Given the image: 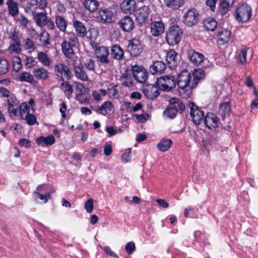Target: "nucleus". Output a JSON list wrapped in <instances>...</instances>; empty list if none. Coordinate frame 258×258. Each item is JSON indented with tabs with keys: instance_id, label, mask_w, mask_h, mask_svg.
<instances>
[{
	"instance_id": "09e8293b",
	"label": "nucleus",
	"mask_w": 258,
	"mask_h": 258,
	"mask_svg": "<svg viewBox=\"0 0 258 258\" xmlns=\"http://www.w3.org/2000/svg\"><path fill=\"white\" fill-rule=\"evenodd\" d=\"M19 113L21 117L30 113V106L26 103H23L19 107Z\"/></svg>"
},
{
	"instance_id": "e433bc0d",
	"label": "nucleus",
	"mask_w": 258,
	"mask_h": 258,
	"mask_svg": "<svg viewBox=\"0 0 258 258\" xmlns=\"http://www.w3.org/2000/svg\"><path fill=\"white\" fill-rule=\"evenodd\" d=\"M84 5L86 9L93 12L98 9L99 3L96 0H85Z\"/></svg>"
},
{
	"instance_id": "a211bd4d",
	"label": "nucleus",
	"mask_w": 258,
	"mask_h": 258,
	"mask_svg": "<svg viewBox=\"0 0 258 258\" xmlns=\"http://www.w3.org/2000/svg\"><path fill=\"white\" fill-rule=\"evenodd\" d=\"M112 12L108 10H100L98 19L103 23H110L112 22Z\"/></svg>"
},
{
	"instance_id": "37998d69",
	"label": "nucleus",
	"mask_w": 258,
	"mask_h": 258,
	"mask_svg": "<svg viewBox=\"0 0 258 258\" xmlns=\"http://www.w3.org/2000/svg\"><path fill=\"white\" fill-rule=\"evenodd\" d=\"M9 62L6 59L0 58V75L6 74L9 71Z\"/></svg>"
},
{
	"instance_id": "49530a36",
	"label": "nucleus",
	"mask_w": 258,
	"mask_h": 258,
	"mask_svg": "<svg viewBox=\"0 0 258 258\" xmlns=\"http://www.w3.org/2000/svg\"><path fill=\"white\" fill-rule=\"evenodd\" d=\"M232 6L229 4L228 3H225L220 0V13L222 15L226 14L228 12L229 8Z\"/></svg>"
},
{
	"instance_id": "680f3d73",
	"label": "nucleus",
	"mask_w": 258,
	"mask_h": 258,
	"mask_svg": "<svg viewBox=\"0 0 258 258\" xmlns=\"http://www.w3.org/2000/svg\"><path fill=\"white\" fill-rule=\"evenodd\" d=\"M134 116L136 117V119L140 122H145L148 120L149 115L147 114H134Z\"/></svg>"
},
{
	"instance_id": "f8f14e48",
	"label": "nucleus",
	"mask_w": 258,
	"mask_h": 258,
	"mask_svg": "<svg viewBox=\"0 0 258 258\" xmlns=\"http://www.w3.org/2000/svg\"><path fill=\"white\" fill-rule=\"evenodd\" d=\"M204 121L206 126L211 129L218 126L219 119L215 114L209 112L205 116Z\"/></svg>"
},
{
	"instance_id": "c03bdc74",
	"label": "nucleus",
	"mask_w": 258,
	"mask_h": 258,
	"mask_svg": "<svg viewBox=\"0 0 258 258\" xmlns=\"http://www.w3.org/2000/svg\"><path fill=\"white\" fill-rule=\"evenodd\" d=\"M177 112V110H175L173 107H171V106L169 105L164 111V114L166 117L172 119L175 117Z\"/></svg>"
},
{
	"instance_id": "4d7b16f0",
	"label": "nucleus",
	"mask_w": 258,
	"mask_h": 258,
	"mask_svg": "<svg viewBox=\"0 0 258 258\" xmlns=\"http://www.w3.org/2000/svg\"><path fill=\"white\" fill-rule=\"evenodd\" d=\"M26 65L28 68H32L37 64V61L33 57L27 56L26 58Z\"/></svg>"
},
{
	"instance_id": "e2e57ef3",
	"label": "nucleus",
	"mask_w": 258,
	"mask_h": 258,
	"mask_svg": "<svg viewBox=\"0 0 258 258\" xmlns=\"http://www.w3.org/2000/svg\"><path fill=\"white\" fill-rule=\"evenodd\" d=\"M124 199L131 204H139L141 202V199L137 196L133 197L132 200H128V197H125Z\"/></svg>"
},
{
	"instance_id": "c756f323",
	"label": "nucleus",
	"mask_w": 258,
	"mask_h": 258,
	"mask_svg": "<svg viewBox=\"0 0 258 258\" xmlns=\"http://www.w3.org/2000/svg\"><path fill=\"white\" fill-rule=\"evenodd\" d=\"M111 51V55L114 59L120 60L124 56L123 49L118 45L112 46Z\"/></svg>"
},
{
	"instance_id": "9b49d317",
	"label": "nucleus",
	"mask_w": 258,
	"mask_h": 258,
	"mask_svg": "<svg viewBox=\"0 0 258 258\" xmlns=\"http://www.w3.org/2000/svg\"><path fill=\"white\" fill-rule=\"evenodd\" d=\"M119 27L124 32H130L134 28V22L129 16H125L119 22Z\"/></svg>"
},
{
	"instance_id": "603ef678",
	"label": "nucleus",
	"mask_w": 258,
	"mask_h": 258,
	"mask_svg": "<svg viewBox=\"0 0 258 258\" xmlns=\"http://www.w3.org/2000/svg\"><path fill=\"white\" fill-rule=\"evenodd\" d=\"M9 50L17 53H19L21 50V42H14L9 47Z\"/></svg>"
},
{
	"instance_id": "bb28decb",
	"label": "nucleus",
	"mask_w": 258,
	"mask_h": 258,
	"mask_svg": "<svg viewBox=\"0 0 258 258\" xmlns=\"http://www.w3.org/2000/svg\"><path fill=\"white\" fill-rule=\"evenodd\" d=\"M55 141V137L52 135L46 137H40L37 140V144L42 146L52 145Z\"/></svg>"
},
{
	"instance_id": "4c0bfd02",
	"label": "nucleus",
	"mask_w": 258,
	"mask_h": 258,
	"mask_svg": "<svg viewBox=\"0 0 258 258\" xmlns=\"http://www.w3.org/2000/svg\"><path fill=\"white\" fill-rule=\"evenodd\" d=\"M100 114L106 115L112 111L113 108L112 103L109 101H106L100 106Z\"/></svg>"
},
{
	"instance_id": "f3484780",
	"label": "nucleus",
	"mask_w": 258,
	"mask_h": 258,
	"mask_svg": "<svg viewBox=\"0 0 258 258\" xmlns=\"http://www.w3.org/2000/svg\"><path fill=\"white\" fill-rule=\"evenodd\" d=\"M150 28L152 35L155 36L160 35L165 30L164 25L162 21L152 22L151 24Z\"/></svg>"
},
{
	"instance_id": "4468645a",
	"label": "nucleus",
	"mask_w": 258,
	"mask_h": 258,
	"mask_svg": "<svg viewBox=\"0 0 258 258\" xmlns=\"http://www.w3.org/2000/svg\"><path fill=\"white\" fill-rule=\"evenodd\" d=\"M231 32L228 29H222L217 32L218 43L220 45L228 43L231 37Z\"/></svg>"
},
{
	"instance_id": "dca6fc26",
	"label": "nucleus",
	"mask_w": 258,
	"mask_h": 258,
	"mask_svg": "<svg viewBox=\"0 0 258 258\" xmlns=\"http://www.w3.org/2000/svg\"><path fill=\"white\" fill-rule=\"evenodd\" d=\"M166 68V64L162 61H155L150 67V72L153 75L162 74Z\"/></svg>"
},
{
	"instance_id": "13d9d810",
	"label": "nucleus",
	"mask_w": 258,
	"mask_h": 258,
	"mask_svg": "<svg viewBox=\"0 0 258 258\" xmlns=\"http://www.w3.org/2000/svg\"><path fill=\"white\" fill-rule=\"evenodd\" d=\"M10 38L12 39L14 42H21L19 34L16 30H14L13 32H11Z\"/></svg>"
},
{
	"instance_id": "1a4fd4ad",
	"label": "nucleus",
	"mask_w": 258,
	"mask_h": 258,
	"mask_svg": "<svg viewBox=\"0 0 258 258\" xmlns=\"http://www.w3.org/2000/svg\"><path fill=\"white\" fill-rule=\"evenodd\" d=\"M96 55L100 62L103 64H108L110 60L108 59L109 52L108 48L105 46H100L96 48Z\"/></svg>"
},
{
	"instance_id": "f704fd0d",
	"label": "nucleus",
	"mask_w": 258,
	"mask_h": 258,
	"mask_svg": "<svg viewBox=\"0 0 258 258\" xmlns=\"http://www.w3.org/2000/svg\"><path fill=\"white\" fill-rule=\"evenodd\" d=\"M204 27L208 31H213L217 25V22L213 18H208L204 22Z\"/></svg>"
},
{
	"instance_id": "58836bf2",
	"label": "nucleus",
	"mask_w": 258,
	"mask_h": 258,
	"mask_svg": "<svg viewBox=\"0 0 258 258\" xmlns=\"http://www.w3.org/2000/svg\"><path fill=\"white\" fill-rule=\"evenodd\" d=\"M55 23L59 28L62 31H65L67 26V23L64 18L62 16H56L55 18Z\"/></svg>"
},
{
	"instance_id": "f03ea898",
	"label": "nucleus",
	"mask_w": 258,
	"mask_h": 258,
	"mask_svg": "<svg viewBox=\"0 0 258 258\" xmlns=\"http://www.w3.org/2000/svg\"><path fill=\"white\" fill-rule=\"evenodd\" d=\"M234 15L238 22H246L252 16L251 8L247 4H243L236 9Z\"/></svg>"
},
{
	"instance_id": "a19ab883",
	"label": "nucleus",
	"mask_w": 258,
	"mask_h": 258,
	"mask_svg": "<svg viewBox=\"0 0 258 258\" xmlns=\"http://www.w3.org/2000/svg\"><path fill=\"white\" fill-rule=\"evenodd\" d=\"M148 77V72L145 69L142 71L139 72L135 75L134 78L139 83H144L146 82Z\"/></svg>"
},
{
	"instance_id": "7ed1b4c3",
	"label": "nucleus",
	"mask_w": 258,
	"mask_h": 258,
	"mask_svg": "<svg viewBox=\"0 0 258 258\" xmlns=\"http://www.w3.org/2000/svg\"><path fill=\"white\" fill-rule=\"evenodd\" d=\"M182 35L181 29L178 26H173L167 32L166 40L169 45L177 44L180 41Z\"/></svg>"
},
{
	"instance_id": "6e6552de",
	"label": "nucleus",
	"mask_w": 258,
	"mask_h": 258,
	"mask_svg": "<svg viewBox=\"0 0 258 258\" xmlns=\"http://www.w3.org/2000/svg\"><path fill=\"white\" fill-rule=\"evenodd\" d=\"M150 9L148 6H144L139 9L136 14V20L140 24H142L148 20Z\"/></svg>"
},
{
	"instance_id": "774afa93",
	"label": "nucleus",
	"mask_w": 258,
	"mask_h": 258,
	"mask_svg": "<svg viewBox=\"0 0 258 258\" xmlns=\"http://www.w3.org/2000/svg\"><path fill=\"white\" fill-rule=\"evenodd\" d=\"M34 47V43L33 41L29 38L26 40L24 47L26 49H30L33 48Z\"/></svg>"
},
{
	"instance_id": "5fc2aeb1",
	"label": "nucleus",
	"mask_w": 258,
	"mask_h": 258,
	"mask_svg": "<svg viewBox=\"0 0 258 258\" xmlns=\"http://www.w3.org/2000/svg\"><path fill=\"white\" fill-rule=\"evenodd\" d=\"M19 101L15 97H12L8 100V107H19Z\"/></svg>"
},
{
	"instance_id": "f257e3e1",
	"label": "nucleus",
	"mask_w": 258,
	"mask_h": 258,
	"mask_svg": "<svg viewBox=\"0 0 258 258\" xmlns=\"http://www.w3.org/2000/svg\"><path fill=\"white\" fill-rule=\"evenodd\" d=\"M192 77L187 70L181 71L176 80L178 87V93L183 98L187 99L191 94L192 90L195 88L193 82H191Z\"/></svg>"
},
{
	"instance_id": "4be33fe9",
	"label": "nucleus",
	"mask_w": 258,
	"mask_h": 258,
	"mask_svg": "<svg viewBox=\"0 0 258 258\" xmlns=\"http://www.w3.org/2000/svg\"><path fill=\"white\" fill-rule=\"evenodd\" d=\"M46 0H30L26 8V11L29 12L32 7H36L41 9H44L47 6Z\"/></svg>"
},
{
	"instance_id": "423d86ee",
	"label": "nucleus",
	"mask_w": 258,
	"mask_h": 258,
	"mask_svg": "<svg viewBox=\"0 0 258 258\" xmlns=\"http://www.w3.org/2000/svg\"><path fill=\"white\" fill-rule=\"evenodd\" d=\"M198 16L196 9L189 10L183 16V22L187 26H192L197 22Z\"/></svg>"
},
{
	"instance_id": "72a5a7b5",
	"label": "nucleus",
	"mask_w": 258,
	"mask_h": 258,
	"mask_svg": "<svg viewBox=\"0 0 258 258\" xmlns=\"http://www.w3.org/2000/svg\"><path fill=\"white\" fill-rule=\"evenodd\" d=\"M184 3V0H164V3L167 7L174 10L179 9Z\"/></svg>"
},
{
	"instance_id": "a878e982",
	"label": "nucleus",
	"mask_w": 258,
	"mask_h": 258,
	"mask_svg": "<svg viewBox=\"0 0 258 258\" xmlns=\"http://www.w3.org/2000/svg\"><path fill=\"white\" fill-rule=\"evenodd\" d=\"M33 73L36 79L41 80H45L49 76L48 71L43 67L34 70Z\"/></svg>"
},
{
	"instance_id": "864d4df0",
	"label": "nucleus",
	"mask_w": 258,
	"mask_h": 258,
	"mask_svg": "<svg viewBox=\"0 0 258 258\" xmlns=\"http://www.w3.org/2000/svg\"><path fill=\"white\" fill-rule=\"evenodd\" d=\"M248 49L245 48L240 51L239 54V58L241 64H244L246 62L247 51Z\"/></svg>"
},
{
	"instance_id": "39448f33",
	"label": "nucleus",
	"mask_w": 258,
	"mask_h": 258,
	"mask_svg": "<svg viewBox=\"0 0 258 258\" xmlns=\"http://www.w3.org/2000/svg\"><path fill=\"white\" fill-rule=\"evenodd\" d=\"M188 106L190 108V114L193 121L195 124H199L204 118V111L201 110L199 107L192 102H189Z\"/></svg>"
},
{
	"instance_id": "6ab92c4d",
	"label": "nucleus",
	"mask_w": 258,
	"mask_h": 258,
	"mask_svg": "<svg viewBox=\"0 0 258 258\" xmlns=\"http://www.w3.org/2000/svg\"><path fill=\"white\" fill-rule=\"evenodd\" d=\"M121 10L126 14H131L136 9V4L134 0H124L121 4Z\"/></svg>"
},
{
	"instance_id": "8fccbe9b",
	"label": "nucleus",
	"mask_w": 258,
	"mask_h": 258,
	"mask_svg": "<svg viewBox=\"0 0 258 258\" xmlns=\"http://www.w3.org/2000/svg\"><path fill=\"white\" fill-rule=\"evenodd\" d=\"M14 70L18 72L22 68V61L20 58L18 56H15L13 58Z\"/></svg>"
},
{
	"instance_id": "052dcab7",
	"label": "nucleus",
	"mask_w": 258,
	"mask_h": 258,
	"mask_svg": "<svg viewBox=\"0 0 258 258\" xmlns=\"http://www.w3.org/2000/svg\"><path fill=\"white\" fill-rule=\"evenodd\" d=\"M145 68L142 66H138L137 64L132 66L131 70L133 76H135V75L137 74L139 72L142 71Z\"/></svg>"
},
{
	"instance_id": "20e7f679",
	"label": "nucleus",
	"mask_w": 258,
	"mask_h": 258,
	"mask_svg": "<svg viewBox=\"0 0 258 258\" xmlns=\"http://www.w3.org/2000/svg\"><path fill=\"white\" fill-rule=\"evenodd\" d=\"M157 83L164 90L170 91L175 87L176 81L173 76L165 75L158 78Z\"/></svg>"
},
{
	"instance_id": "393cba45",
	"label": "nucleus",
	"mask_w": 258,
	"mask_h": 258,
	"mask_svg": "<svg viewBox=\"0 0 258 258\" xmlns=\"http://www.w3.org/2000/svg\"><path fill=\"white\" fill-rule=\"evenodd\" d=\"M61 46L62 52L64 55L69 58H72L74 52L71 43L67 41H63Z\"/></svg>"
},
{
	"instance_id": "de8ad7c7",
	"label": "nucleus",
	"mask_w": 258,
	"mask_h": 258,
	"mask_svg": "<svg viewBox=\"0 0 258 258\" xmlns=\"http://www.w3.org/2000/svg\"><path fill=\"white\" fill-rule=\"evenodd\" d=\"M21 118L25 120L26 123L30 125L34 124L37 120L36 116L34 114H30V113L26 114V115L23 116Z\"/></svg>"
},
{
	"instance_id": "a18cd8bd",
	"label": "nucleus",
	"mask_w": 258,
	"mask_h": 258,
	"mask_svg": "<svg viewBox=\"0 0 258 258\" xmlns=\"http://www.w3.org/2000/svg\"><path fill=\"white\" fill-rule=\"evenodd\" d=\"M61 85L64 86V93L67 97L70 99L74 91L73 86L68 82H63Z\"/></svg>"
},
{
	"instance_id": "0e129e2a",
	"label": "nucleus",
	"mask_w": 258,
	"mask_h": 258,
	"mask_svg": "<svg viewBox=\"0 0 258 258\" xmlns=\"http://www.w3.org/2000/svg\"><path fill=\"white\" fill-rule=\"evenodd\" d=\"M104 250L105 251V252L110 255V256L115 257V258H118V256L115 254L113 251L111 250V248L108 246H106L103 248Z\"/></svg>"
},
{
	"instance_id": "ea45409f",
	"label": "nucleus",
	"mask_w": 258,
	"mask_h": 258,
	"mask_svg": "<svg viewBox=\"0 0 258 258\" xmlns=\"http://www.w3.org/2000/svg\"><path fill=\"white\" fill-rule=\"evenodd\" d=\"M204 72L203 70L197 69L195 70L193 73V77L194 78L193 84L195 85V87L199 83L200 80L204 77Z\"/></svg>"
},
{
	"instance_id": "ddd939ff",
	"label": "nucleus",
	"mask_w": 258,
	"mask_h": 258,
	"mask_svg": "<svg viewBox=\"0 0 258 258\" xmlns=\"http://www.w3.org/2000/svg\"><path fill=\"white\" fill-rule=\"evenodd\" d=\"M188 57L192 63L197 66L201 64L203 62L205 58L203 54L193 49L188 51Z\"/></svg>"
},
{
	"instance_id": "69168bd1",
	"label": "nucleus",
	"mask_w": 258,
	"mask_h": 258,
	"mask_svg": "<svg viewBox=\"0 0 258 258\" xmlns=\"http://www.w3.org/2000/svg\"><path fill=\"white\" fill-rule=\"evenodd\" d=\"M18 22L21 26L25 27L28 23V20L25 17L21 15L18 19Z\"/></svg>"
},
{
	"instance_id": "0eeeda50",
	"label": "nucleus",
	"mask_w": 258,
	"mask_h": 258,
	"mask_svg": "<svg viewBox=\"0 0 258 258\" xmlns=\"http://www.w3.org/2000/svg\"><path fill=\"white\" fill-rule=\"evenodd\" d=\"M127 50L132 56L136 57L141 54L143 48L139 40L134 39L130 41Z\"/></svg>"
},
{
	"instance_id": "7c9ffc66",
	"label": "nucleus",
	"mask_w": 258,
	"mask_h": 258,
	"mask_svg": "<svg viewBox=\"0 0 258 258\" xmlns=\"http://www.w3.org/2000/svg\"><path fill=\"white\" fill-rule=\"evenodd\" d=\"M120 80L122 85L126 87H130L133 85V80L131 74L125 71L120 77Z\"/></svg>"
},
{
	"instance_id": "6e6d98bb",
	"label": "nucleus",
	"mask_w": 258,
	"mask_h": 258,
	"mask_svg": "<svg viewBox=\"0 0 258 258\" xmlns=\"http://www.w3.org/2000/svg\"><path fill=\"white\" fill-rule=\"evenodd\" d=\"M253 93L255 96V98L251 103V108L252 109H254L258 107V91L255 87L254 88Z\"/></svg>"
},
{
	"instance_id": "5701e85b",
	"label": "nucleus",
	"mask_w": 258,
	"mask_h": 258,
	"mask_svg": "<svg viewBox=\"0 0 258 258\" xmlns=\"http://www.w3.org/2000/svg\"><path fill=\"white\" fill-rule=\"evenodd\" d=\"M73 23L76 35L79 37H84L87 33L86 28L84 25L83 23L76 20L73 21Z\"/></svg>"
},
{
	"instance_id": "3c124183",
	"label": "nucleus",
	"mask_w": 258,
	"mask_h": 258,
	"mask_svg": "<svg viewBox=\"0 0 258 258\" xmlns=\"http://www.w3.org/2000/svg\"><path fill=\"white\" fill-rule=\"evenodd\" d=\"M84 208L88 213H91L93 211L94 208L93 200L90 198L86 201L84 205Z\"/></svg>"
},
{
	"instance_id": "c9c22d12",
	"label": "nucleus",
	"mask_w": 258,
	"mask_h": 258,
	"mask_svg": "<svg viewBox=\"0 0 258 258\" xmlns=\"http://www.w3.org/2000/svg\"><path fill=\"white\" fill-rule=\"evenodd\" d=\"M18 78L22 82H27L31 84H34L36 82L33 76L29 72H23L20 73Z\"/></svg>"
},
{
	"instance_id": "9d476101",
	"label": "nucleus",
	"mask_w": 258,
	"mask_h": 258,
	"mask_svg": "<svg viewBox=\"0 0 258 258\" xmlns=\"http://www.w3.org/2000/svg\"><path fill=\"white\" fill-rule=\"evenodd\" d=\"M55 72L58 76L62 78L64 76L67 80H70L72 77V73L69 68L64 63H59L55 66ZM63 80V79L62 78Z\"/></svg>"
},
{
	"instance_id": "cd10ccee",
	"label": "nucleus",
	"mask_w": 258,
	"mask_h": 258,
	"mask_svg": "<svg viewBox=\"0 0 258 258\" xmlns=\"http://www.w3.org/2000/svg\"><path fill=\"white\" fill-rule=\"evenodd\" d=\"M230 111V102H226L220 104L218 112L222 117L225 118L226 116L229 115Z\"/></svg>"
},
{
	"instance_id": "2f4dec72",
	"label": "nucleus",
	"mask_w": 258,
	"mask_h": 258,
	"mask_svg": "<svg viewBox=\"0 0 258 258\" xmlns=\"http://www.w3.org/2000/svg\"><path fill=\"white\" fill-rule=\"evenodd\" d=\"M34 19L37 24L39 26H45L46 22L48 20L46 13L42 12L36 14L34 16Z\"/></svg>"
},
{
	"instance_id": "79ce46f5",
	"label": "nucleus",
	"mask_w": 258,
	"mask_h": 258,
	"mask_svg": "<svg viewBox=\"0 0 258 258\" xmlns=\"http://www.w3.org/2000/svg\"><path fill=\"white\" fill-rule=\"evenodd\" d=\"M38 59L45 66H49L50 64V59L47 55L43 52H40L38 54Z\"/></svg>"
},
{
	"instance_id": "b1692460",
	"label": "nucleus",
	"mask_w": 258,
	"mask_h": 258,
	"mask_svg": "<svg viewBox=\"0 0 258 258\" xmlns=\"http://www.w3.org/2000/svg\"><path fill=\"white\" fill-rule=\"evenodd\" d=\"M171 107L175 110H177L178 112L182 113L185 109L184 104L178 98H172L170 99L169 104Z\"/></svg>"
},
{
	"instance_id": "2eb2a0df",
	"label": "nucleus",
	"mask_w": 258,
	"mask_h": 258,
	"mask_svg": "<svg viewBox=\"0 0 258 258\" xmlns=\"http://www.w3.org/2000/svg\"><path fill=\"white\" fill-rule=\"evenodd\" d=\"M177 55V52L174 50H170L166 54L167 64L171 69H174L177 66L178 59Z\"/></svg>"
},
{
	"instance_id": "c85d7f7f",
	"label": "nucleus",
	"mask_w": 258,
	"mask_h": 258,
	"mask_svg": "<svg viewBox=\"0 0 258 258\" xmlns=\"http://www.w3.org/2000/svg\"><path fill=\"white\" fill-rule=\"evenodd\" d=\"M75 76L79 79L83 81H88L89 78L86 73L84 70V67L77 66L74 68Z\"/></svg>"
},
{
	"instance_id": "412c9836",
	"label": "nucleus",
	"mask_w": 258,
	"mask_h": 258,
	"mask_svg": "<svg viewBox=\"0 0 258 258\" xmlns=\"http://www.w3.org/2000/svg\"><path fill=\"white\" fill-rule=\"evenodd\" d=\"M6 4L8 6L9 14L12 16H16L19 13V4L14 0H8Z\"/></svg>"
},
{
	"instance_id": "bf43d9fd",
	"label": "nucleus",
	"mask_w": 258,
	"mask_h": 258,
	"mask_svg": "<svg viewBox=\"0 0 258 258\" xmlns=\"http://www.w3.org/2000/svg\"><path fill=\"white\" fill-rule=\"evenodd\" d=\"M135 249V244L133 242H128L125 245V250L128 254L132 253Z\"/></svg>"
},
{
	"instance_id": "aec40b11",
	"label": "nucleus",
	"mask_w": 258,
	"mask_h": 258,
	"mask_svg": "<svg viewBox=\"0 0 258 258\" xmlns=\"http://www.w3.org/2000/svg\"><path fill=\"white\" fill-rule=\"evenodd\" d=\"M143 92L145 96L150 99H153L156 98L159 94L157 88L154 86H149L144 88L143 89Z\"/></svg>"
},
{
	"instance_id": "473e14b6",
	"label": "nucleus",
	"mask_w": 258,
	"mask_h": 258,
	"mask_svg": "<svg viewBox=\"0 0 258 258\" xmlns=\"http://www.w3.org/2000/svg\"><path fill=\"white\" fill-rule=\"evenodd\" d=\"M172 141L170 139H163L158 144L157 148L161 152L167 151L171 147Z\"/></svg>"
},
{
	"instance_id": "338daca9",
	"label": "nucleus",
	"mask_w": 258,
	"mask_h": 258,
	"mask_svg": "<svg viewBox=\"0 0 258 258\" xmlns=\"http://www.w3.org/2000/svg\"><path fill=\"white\" fill-rule=\"evenodd\" d=\"M218 0H207L206 5L209 6L212 11H214L216 8V4Z\"/></svg>"
}]
</instances>
